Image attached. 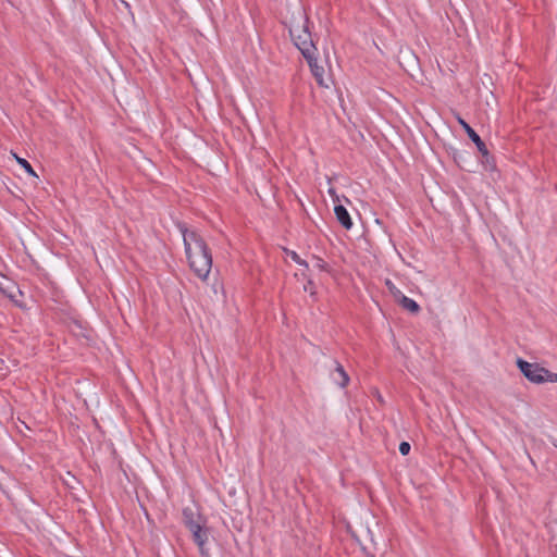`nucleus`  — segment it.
I'll return each instance as SVG.
<instances>
[{"label":"nucleus","mask_w":557,"mask_h":557,"mask_svg":"<svg viewBox=\"0 0 557 557\" xmlns=\"http://www.w3.org/2000/svg\"><path fill=\"white\" fill-rule=\"evenodd\" d=\"M289 35L294 45L301 52L305 60L307 62H311L313 60V54L317 52V47L309 29L308 16L305 15L302 17L301 24L298 23L297 25H292L289 28Z\"/></svg>","instance_id":"obj_2"},{"label":"nucleus","mask_w":557,"mask_h":557,"mask_svg":"<svg viewBox=\"0 0 557 557\" xmlns=\"http://www.w3.org/2000/svg\"><path fill=\"white\" fill-rule=\"evenodd\" d=\"M330 194H331L332 196H335V190H334V189H330Z\"/></svg>","instance_id":"obj_20"},{"label":"nucleus","mask_w":557,"mask_h":557,"mask_svg":"<svg viewBox=\"0 0 557 557\" xmlns=\"http://www.w3.org/2000/svg\"><path fill=\"white\" fill-rule=\"evenodd\" d=\"M411 446L408 442H401L399 444V453L403 456H407L410 453Z\"/></svg>","instance_id":"obj_15"},{"label":"nucleus","mask_w":557,"mask_h":557,"mask_svg":"<svg viewBox=\"0 0 557 557\" xmlns=\"http://www.w3.org/2000/svg\"><path fill=\"white\" fill-rule=\"evenodd\" d=\"M397 301L405 310L412 314H418L421 311L419 304L404 294L400 295V298Z\"/></svg>","instance_id":"obj_9"},{"label":"nucleus","mask_w":557,"mask_h":557,"mask_svg":"<svg viewBox=\"0 0 557 557\" xmlns=\"http://www.w3.org/2000/svg\"><path fill=\"white\" fill-rule=\"evenodd\" d=\"M517 367L520 372L532 383L542 384L545 382H557V373L541 367L539 363H531L523 360L522 358H518Z\"/></svg>","instance_id":"obj_3"},{"label":"nucleus","mask_w":557,"mask_h":557,"mask_svg":"<svg viewBox=\"0 0 557 557\" xmlns=\"http://www.w3.org/2000/svg\"><path fill=\"white\" fill-rule=\"evenodd\" d=\"M183 235L184 248L190 270L201 281H206L212 268V253L205 239L196 232L189 231L185 223H178Z\"/></svg>","instance_id":"obj_1"},{"label":"nucleus","mask_w":557,"mask_h":557,"mask_svg":"<svg viewBox=\"0 0 557 557\" xmlns=\"http://www.w3.org/2000/svg\"><path fill=\"white\" fill-rule=\"evenodd\" d=\"M193 534V540L197 544L199 548V553L202 554V552H208L206 548V542L208 541V530L202 528V524L200 527H197L193 530H189Z\"/></svg>","instance_id":"obj_7"},{"label":"nucleus","mask_w":557,"mask_h":557,"mask_svg":"<svg viewBox=\"0 0 557 557\" xmlns=\"http://www.w3.org/2000/svg\"><path fill=\"white\" fill-rule=\"evenodd\" d=\"M201 557H210V554L209 552H202V554H200Z\"/></svg>","instance_id":"obj_19"},{"label":"nucleus","mask_w":557,"mask_h":557,"mask_svg":"<svg viewBox=\"0 0 557 557\" xmlns=\"http://www.w3.org/2000/svg\"><path fill=\"white\" fill-rule=\"evenodd\" d=\"M333 364L334 369L330 372L332 381L341 388L346 387L350 381L348 373L337 360H333Z\"/></svg>","instance_id":"obj_5"},{"label":"nucleus","mask_w":557,"mask_h":557,"mask_svg":"<svg viewBox=\"0 0 557 557\" xmlns=\"http://www.w3.org/2000/svg\"><path fill=\"white\" fill-rule=\"evenodd\" d=\"M385 284H386L388 290L391 292V294L394 296V298L396 300H398L400 298V295H403V293L392 283V281L386 280Z\"/></svg>","instance_id":"obj_14"},{"label":"nucleus","mask_w":557,"mask_h":557,"mask_svg":"<svg viewBox=\"0 0 557 557\" xmlns=\"http://www.w3.org/2000/svg\"><path fill=\"white\" fill-rule=\"evenodd\" d=\"M16 162L32 176H35L37 177V174L36 172L34 171L33 166L30 165V163L24 159V158H20L17 154H13Z\"/></svg>","instance_id":"obj_11"},{"label":"nucleus","mask_w":557,"mask_h":557,"mask_svg":"<svg viewBox=\"0 0 557 557\" xmlns=\"http://www.w3.org/2000/svg\"><path fill=\"white\" fill-rule=\"evenodd\" d=\"M462 157H463V156H462V153H460V152H458V151H456V152L454 153V160H455L458 164H460L459 162H460V160L462 159ZM459 166H460V168H462L461 165H459Z\"/></svg>","instance_id":"obj_18"},{"label":"nucleus","mask_w":557,"mask_h":557,"mask_svg":"<svg viewBox=\"0 0 557 557\" xmlns=\"http://www.w3.org/2000/svg\"><path fill=\"white\" fill-rule=\"evenodd\" d=\"M458 123L461 125L463 131L467 133L470 140L476 146L479 152L482 154V163L486 169H495L494 157L490 153L485 143L481 139L478 133L461 117H458Z\"/></svg>","instance_id":"obj_4"},{"label":"nucleus","mask_w":557,"mask_h":557,"mask_svg":"<svg viewBox=\"0 0 557 557\" xmlns=\"http://www.w3.org/2000/svg\"><path fill=\"white\" fill-rule=\"evenodd\" d=\"M304 288H305V290H310V294H311V295H314V294H315V292H314V283H313L311 280H309V281L307 282V284L305 285V287H304Z\"/></svg>","instance_id":"obj_17"},{"label":"nucleus","mask_w":557,"mask_h":557,"mask_svg":"<svg viewBox=\"0 0 557 557\" xmlns=\"http://www.w3.org/2000/svg\"><path fill=\"white\" fill-rule=\"evenodd\" d=\"M314 260H315V267L320 270V271H323V272H330L331 269H330V265L320 257H317V256H313Z\"/></svg>","instance_id":"obj_13"},{"label":"nucleus","mask_w":557,"mask_h":557,"mask_svg":"<svg viewBox=\"0 0 557 557\" xmlns=\"http://www.w3.org/2000/svg\"><path fill=\"white\" fill-rule=\"evenodd\" d=\"M0 293L11 300L15 301V293L13 290L7 289L0 285Z\"/></svg>","instance_id":"obj_16"},{"label":"nucleus","mask_w":557,"mask_h":557,"mask_svg":"<svg viewBox=\"0 0 557 557\" xmlns=\"http://www.w3.org/2000/svg\"><path fill=\"white\" fill-rule=\"evenodd\" d=\"M334 212L339 224L346 228L350 230L352 227V220L347 209L343 205H336L334 208Z\"/></svg>","instance_id":"obj_8"},{"label":"nucleus","mask_w":557,"mask_h":557,"mask_svg":"<svg viewBox=\"0 0 557 557\" xmlns=\"http://www.w3.org/2000/svg\"><path fill=\"white\" fill-rule=\"evenodd\" d=\"M310 66V70L313 76L317 78L319 84H322V76L324 73V69L318 65L317 52L313 54V60L311 62H307Z\"/></svg>","instance_id":"obj_10"},{"label":"nucleus","mask_w":557,"mask_h":557,"mask_svg":"<svg viewBox=\"0 0 557 557\" xmlns=\"http://www.w3.org/2000/svg\"><path fill=\"white\" fill-rule=\"evenodd\" d=\"M182 515H183L184 525L188 530H193V529H195L197 527H200L205 522L202 520V517L200 516V513H198L197 511H195L190 507L184 508Z\"/></svg>","instance_id":"obj_6"},{"label":"nucleus","mask_w":557,"mask_h":557,"mask_svg":"<svg viewBox=\"0 0 557 557\" xmlns=\"http://www.w3.org/2000/svg\"><path fill=\"white\" fill-rule=\"evenodd\" d=\"M285 251H286V255H287L288 257H290V259H292L293 261H295L297 264H299V265H301V267H304V268H306V269H308V268H309L308 262H307L306 260H304L302 258H300V256H299L296 251H294V250H288V249H286Z\"/></svg>","instance_id":"obj_12"}]
</instances>
